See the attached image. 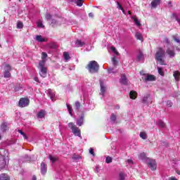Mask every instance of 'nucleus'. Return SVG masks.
<instances>
[{
    "label": "nucleus",
    "mask_w": 180,
    "mask_h": 180,
    "mask_svg": "<svg viewBox=\"0 0 180 180\" xmlns=\"http://www.w3.org/2000/svg\"><path fill=\"white\" fill-rule=\"evenodd\" d=\"M110 120H112V122H116V115L112 113L110 117Z\"/></svg>",
    "instance_id": "obj_42"
},
{
    "label": "nucleus",
    "mask_w": 180,
    "mask_h": 180,
    "mask_svg": "<svg viewBox=\"0 0 180 180\" xmlns=\"http://www.w3.org/2000/svg\"><path fill=\"white\" fill-rule=\"evenodd\" d=\"M49 47L51 49H56L57 46H56V44H49Z\"/></svg>",
    "instance_id": "obj_49"
},
{
    "label": "nucleus",
    "mask_w": 180,
    "mask_h": 180,
    "mask_svg": "<svg viewBox=\"0 0 180 180\" xmlns=\"http://www.w3.org/2000/svg\"><path fill=\"white\" fill-rule=\"evenodd\" d=\"M89 18H94V13H89Z\"/></svg>",
    "instance_id": "obj_56"
},
{
    "label": "nucleus",
    "mask_w": 180,
    "mask_h": 180,
    "mask_svg": "<svg viewBox=\"0 0 180 180\" xmlns=\"http://www.w3.org/2000/svg\"><path fill=\"white\" fill-rule=\"evenodd\" d=\"M34 81H35L36 82H39V77H34Z\"/></svg>",
    "instance_id": "obj_58"
},
{
    "label": "nucleus",
    "mask_w": 180,
    "mask_h": 180,
    "mask_svg": "<svg viewBox=\"0 0 180 180\" xmlns=\"http://www.w3.org/2000/svg\"><path fill=\"white\" fill-rule=\"evenodd\" d=\"M165 41L167 43V44H169V39L167 37L165 38Z\"/></svg>",
    "instance_id": "obj_51"
},
{
    "label": "nucleus",
    "mask_w": 180,
    "mask_h": 180,
    "mask_svg": "<svg viewBox=\"0 0 180 180\" xmlns=\"http://www.w3.org/2000/svg\"><path fill=\"white\" fill-rule=\"evenodd\" d=\"M173 77L176 81H180V72L178 70L174 71L173 72Z\"/></svg>",
    "instance_id": "obj_16"
},
{
    "label": "nucleus",
    "mask_w": 180,
    "mask_h": 180,
    "mask_svg": "<svg viewBox=\"0 0 180 180\" xmlns=\"http://www.w3.org/2000/svg\"><path fill=\"white\" fill-rule=\"evenodd\" d=\"M75 106L77 110H79V109H81V108H82V105H81V103H79V101H76L75 103Z\"/></svg>",
    "instance_id": "obj_27"
},
{
    "label": "nucleus",
    "mask_w": 180,
    "mask_h": 180,
    "mask_svg": "<svg viewBox=\"0 0 180 180\" xmlns=\"http://www.w3.org/2000/svg\"><path fill=\"white\" fill-rule=\"evenodd\" d=\"M158 71L160 75H162V77H164V72L162 71V68H158Z\"/></svg>",
    "instance_id": "obj_36"
},
{
    "label": "nucleus",
    "mask_w": 180,
    "mask_h": 180,
    "mask_svg": "<svg viewBox=\"0 0 180 180\" xmlns=\"http://www.w3.org/2000/svg\"><path fill=\"white\" fill-rule=\"evenodd\" d=\"M143 53L142 52H139V54L137 56V60L138 61H140L141 60L143 59Z\"/></svg>",
    "instance_id": "obj_40"
},
{
    "label": "nucleus",
    "mask_w": 180,
    "mask_h": 180,
    "mask_svg": "<svg viewBox=\"0 0 180 180\" xmlns=\"http://www.w3.org/2000/svg\"><path fill=\"white\" fill-rule=\"evenodd\" d=\"M90 74H96L99 72V64L96 60H91L86 67Z\"/></svg>",
    "instance_id": "obj_2"
},
{
    "label": "nucleus",
    "mask_w": 180,
    "mask_h": 180,
    "mask_svg": "<svg viewBox=\"0 0 180 180\" xmlns=\"http://www.w3.org/2000/svg\"><path fill=\"white\" fill-rule=\"evenodd\" d=\"M173 39L176 43H180V37H176V35L173 36Z\"/></svg>",
    "instance_id": "obj_39"
},
{
    "label": "nucleus",
    "mask_w": 180,
    "mask_h": 180,
    "mask_svg": "<svg viewBox=\"0 0 180 180\" xmlns=\"http://www.w3.org/2000/svg\"><path fill=\"white\" fill-rule=\"evenodd\" d=\"M158 124L159 126V127H165V122H164L162 120H159L158 122Z\"/></svg>",
    "instance_id": "obj_31"
},
{
    "label": "nucleus",
    "mask_w": 180,
    "mask_h": 180,
    "mask_svg": "<svg viewBox=\"0 0 180 180\" xmlns=\"http://www.w3.org/2000/svg\"><path fill=\"white\" fill-rule=\"evenodd\" d=\"M6 127H8V124H6V122L1 124V129H3V130H6Z\"/></svg>",
    "instance_id": "obj_43"
},
{
    "label": "nucleus",
    "mask_w": 180,
    "mask_h": 180,
    "mask_svg": "<svg viewBox=\"0 0 180 180\" xmlns=\"http://www.w3.org/2000/svg\"><path fill=\"white\" fill-rule=\"evenodd\" d=\"M35 39L37 40V41H39V43L46 41V39L43 38L41 35H37Z\"/></svg>",
    "instance_id": "obj_18"
},
{
    "label": "nucleus",
    "mask_w": 180,
    "mask_h": 180,
    "mask_svg": "<svg viewBox=\"0 0 180 180\" xmlns=\"http://www.w3.org/2000/svg\"><path fill=\"white\" fill-rule=\"evenodd\" d=\"M111 50L112 51H113L114 53L117 51L116 48H115V46H111Z\"/></svg>",
    "instance_id": "obj_53"
},
{
    "label": "nucleus",
    "mask_w": 180,
    "mask_h": 180,
    "mask_svg": "<svg viewBox=\"0 0 180 180\" xmlns=\"http://www.w3.org/2000/svg\"><path fill=\"white\" fill-rule=\"evenodd\" d=\"M112 158H110V156H108L105 159V162L107 164H110V162H112Z\"/></svg>",
    "instance_id": "obj_34"
},
{
    "label": "nucleus",
    "mask_w": 180,
    "mask_h": 180,
    "mask_svg": "<svg viewBox=\"0 0 180 180\" xmlns=\"http://www.w3.org/2000/svg\"><path fill=\"white\" fill-rule=\"evenodd\" d=\"M37 25V27H44L41 22H38Z\"/></svg>",
    "instance_id": "obj_47"
},
{
    "label": "nucleus",
    "mask_w": 180,
    "mask_h": 180,
    "mask_svg": "<svg viewBox=\"0 0 180 180\" xmlns=\"http://www.w3.org/2000/svg\"><path fill=\"white\" fill-rule=\"evenodd\" d=\"M6 167V160H5V157H0V171H2Z\"/></svg>",
    "instance_id": "obj_11"
},
{
    "label": "nucleus",
    "mask_w": 180,
    "mask_h": 180,
    "mask_svg": "<svg viewBox=\"0 0 180 180\" xmlns=\"http://www.w3.org/2000/svg\"><path fill=\"white\" fill-rule=\"evenodd\" d=\"M139 136L141 139H143V140H147V134L146 132H141Z\"/></svg>",
    "instance_id": "obj_29"
},
{
    "label": "nucleus",
    "mask_w": 180,
    "mask_h": 180,
    "mask_svg": "<svg viewBox=\"0 0 180 180\" xmlns=\"http://www.w3.org/2000/svg\"><path fill=\"white\" fill-rule=\"evenodd\" d=\"M22 137H23L25 140H27V136L26 135L25 133L22 134Z\"/></svg>",
    "instance_id": "obj_52"
},
{
    "label": "nucleus",
    "mask_w": 180,
    "mask_h": 180,
    "mask_svg": "<svg viewBox=\"0 0 180 180\" xmlns=\"http://www.w3.org/2000/svg\"><path fill=\"white\" fill-rule=\"evenodd\" d=\"M42 60H44V58H47V53L43 52L41 56Z\"/></svg>",
    "instance_id": "obj_46"
},
{
    "label": "nucleus",
    "mask_w": 180,
    "mask_h": 180,
    "mask_svg": "<svg viewBox=\"0 0 180 180\" xmlns=\"http://www.w3.org/2000/svg\"><path fill=\"white\" fill-rule=\"evenodd\" d=\"M40 168L41 174H46L47 172V169L46 168V163H44V162H42L41 163Z\"/></svg>",
    "instance_id": "obj_15"
},
{
    "label": "nucleus",
    "mask_w": 180,
    "mask_h": 180,
    "mask_svg": "<svg viewBox=\"0 0 180 180\" xmlns=\"http://www.w3.org/2000/svg\"><path fill=\"white\" fill-rule=\"evenodd\" d=\"M75 44L77 47H82V46H84L85 45V43L82 41L81 40L79 39H77L75 42Z\"/></svg>",
    "instance_id": "obj_23"
},
{
    "label": "nucleus",
    "mask_w": 180,
    "mask_h": 180,
    "mask_svg": "<svg viewBox=\"0 0 180 180\" xmlns=\"http://www.w3.org/2000/svg\"><path fill=\"white\" fill-rule=\"evenodd\" d=\"M120 82L122 85H129V80L127 79L126 75H124V74L121 75V78L120 79Z\"/></svg>",
    "instance_id": "obj_10"
},
{
    "label": "nucleus",
    "mask_w": 180,
    "mask_h": 180,
    "mask_svg": "<svg viewBox=\"0 0 180 180\" xmlns=\"http://www.w3.org/2000/svg\"><path fill=\"white\" fill-rule=\"evenodd\" d=\"M89 153H90V154H91V155H95V153L94 152V148H91L90 149H89Z\"/></svg>",
    "instance_id": "obj_48"
},
{
    "label": "nucleus",
    "mask_w": 180,
    "mask_h": 180,
    "mask_svg": "<svg viewBox=\"0 0 180 180\" xmlns=\"http://www.w3.org/2000/svg\"><path fill=\"white\" fill-rule=\"evenodd\" d=\"M134 19V22L135 23V25H136V26H141V24L139 22V19H137V18L136 17H132Z\"/></svg>",
    "instance_id": "obj_32"
},
{
    "label": "nucleus",
    "mask_w": 180,
    "mask_h": 180,
    "mask_svg": "<svg viewBox=\"0 0 180 180\" xmlns=\"http://www.w3.org/2000/svg\"><path fill=\"white\" fill-rule=\"evenodd\" d=\"M129 97L131 99H136L137 98V92L134 91H131L129 93Z\"/></svg>",
    "instance_id": "obj_20"
},
{
    "label": "nucleus",
    "mask_w": 180,
    "mask_h": 180,
    "mask_svg": "<svg viewBox=\"0 0 180 180\" xmlns=\"http://www.w3.org/2000/svg\"><path fill=\"white\" fill-rule=\"evenodd\" d=\"M23 28V22H18L17 23V29H22Z\"/></svg>",
    "instance_id": "obj_35"
},
{
    "label": "nucleus",
    "mask_w": 180,
    "mask_h": 180,
    "mask_svg": "<svg viewBox=\"0 0 180 180\" xmlns=\"http://www.w3.org/2000/svg\"><path fill=\"white\" fill-rule=\"evenodd\" d=\"M84 2H85V0H76V4L77 6H82Z\"/></svg>",
    "instance_id": "obj_30"
},
{
    "label": "nucleus",
    "mask_w": 180,
    "mask_h": 180,
    "mask_svg": "<svg viewBox=\"0 0 180 180\" xmlns=\"http://www.w3.org/2000/svg\"><path fill=\"white\" fill-rule=\"evenodd\" d=\"M84 124V116H82L79 117V120H77V126H82Z\"/></svg>",
    "instance_id": "obj_25"
},
{
    "label": "nucleus",
    "mask_w": 180,
    "mask_h": 180,
    "mask_svg": "<svg viewBox=\"0 0 180 180\" xmlns=\"http://www.w3.org/2000/svg\"><path fill=\"white\" fill-rule=\"evenodd\" d=\"M46 65V60H42L39 63V67L40 68V75L42 78H46L47 77V68L44 67Z\"/></svg>",
    "instance_id": "obj_3"
},
{
    "label": "nucleus",
    "mask_w": 180,
    "mask_h": 180,
    "mask_svg": "<svg viewBox=\"0 0 180 180\" xmlns=\"http://www.w3.org/2000/svg\"><path fill=\"white\" fill-rule=\"evenodd\" d=\"M49 159L50 160V161H51L53 164H54V162H56V161H58V158L53 156V155H49Z\"/></svg>",
    "instance_id": "obj_21"
},
{
    "label": "nucleus",
    "mask_w": 180,
    "mask_h": 180,
    "mask_svg": "<svg viewBox=\"0 0 180 180\" xmlns=\"http://www.w3.org/2000/svg\"><path fill=\"white\" fill-rule=\"evenodd\" d=\"M142 79L144 81V82H151L153 81H156L157 78L154 75H146V77L145 78H142Z\"/></svg>",
    "instance_id": "obj_8"
},
{
    "label": "nucleus",
    "mask_w": 180,
    "mask_h": 180,
    "mask_svg": "<svg viewBox=\"0 0 180 180\" xmlns=\"http://www.w3.org/2000/svg\"><path fill=\"white\" fill-rule=\"evenodd\" d=\"M140 75H145L146 77H147V75H148V74L144 73V70H141V71H140Z\"/></svg>",
    "instance_id": "obj_50"
},
{
    "label": "nucleus",
    "mask_w": 180,
    "mask_h": 180,
    "mask_svg": "<svg viewBox=\"0 0 180 180\" xmlns=\"http://www.w3.org/2000/svg\"><path fill=\"white\" fill-rule=\"evenodd\" d=\"M4 70V78H11V71H12V67H11L9 64H6Z\"/></svg>",
    "instance_id": "obj_6"
},
{
    "label": "nucleus",
    "mask_w": 180,
    "mask_h": 180,
    "mask_svg": "<svg viewBox=\"0 0 180 180\" xmlns=\"http://www.w3.org/2000/svg\"><path fill=\"white\" fill-rule=\"evenodd\" d=\"M0 180H11V178L7 174L3 173L0 175Z\"/></svg>",
    "instance_id": "obj_19"
},
{
    "label": "nucleus",
    "mask_w": 180,
    "mask_h": 180,
    "mask_svg": "<svg viewBox=\"0 0 180 180\" xmlns=\"http://www.w3.org/2000/svg\"><path fill=\"white\" fill-rule=\"evenodd\" d=\"M135 37L137 40H141V41H143V35L140 32H136L135 34Z\"/></svg>",
    "instance_id": "obj_24"
},
{
    "label": "nucleus",
    "mask_w": 180,
    "mask_h": 180,
    "mask_svg": "<svg viewBox=\"0 0 180 180\" xmlns=\"http://www.w3.org/2000/svg\"><path fill=\"white\" fill-rule=\"evenodd\" d=\"M30 103V100L27 98H21L18 103V106L20 108H26V106H29Z\"/></svg>",
    "instance_id": "obj_5"
},
{
    "label": "nucleus",
    "mask_w": 180,
    "mask_h": 180,
    "mask_svg": "<svg viewBox=\"0 0 180 180\" xmlns=\"http://www.w3.org/2000/svg\"><path fill=\"white\" fill-rule=\"evenodd\" d=\"M18 133H20V134L22 135L25 132H23L22 130L18 129Z\"/></svg>",
    "instance_id": "obj_57"
},
{
    "label": "nucleus",
    "mask_w": 180,
    "mask_h": 180,
    "mask_svg": "<svg viewBox=\"0 0 180 180\" xmlns=\"http://www.w3.org/2000/svg\"><path fill=\"white\" fill-rule=\"evenodd\" d=\"M169 180H178L176 179V178L174 177V176H172L169 179Z\"/></svg>",
    "instance_id": "obj_55"
},
{
    "label": "nucleus",
    "mask_w": 180,
    "mask_h": 180,
    "mask_svg": "<svg viewBox=\"0 0 180 180\" xmlns=\"http://www.w3.org/2000/svg\"><path fill=\"white\" fill-rule=\"evenodd\" d=\"M101 85V95H104L105 92H106V87H105V85L103 84V82H100Z\"/></svg>",
    "instance_id": "obj_14"
},
{
    "label": "nucleus",
    "mask_w": 180,
    "mask_h": 180,
    "mask_svg": "<svg viewBox=\"0 0 180 180\" xmlns=\"http://www.w3.org/2000/svg\"><path fill=\"white\" fill-rule=\"evenodd\" d=\"M148 167L151 169V171H155L157 169V162L154 159H149L148 162Z\"/></svg>",
    "instance_id": "obj_7"
},
{
    "label": "nucleus",
    "mask_w": 180,
    "mask_h": 180,
    "mask_svg": "<svg viewBox=\"0 0 180 180\" xmlns=\"http://www.w3.org/2000/svg\"><path fill=\"white\" fill-rule=\"evenodd\" d=\"M127 162H133V160H128Z\"/></svg>",
    "instance_id": "obj_61"
},
{
    "label": "nucleus",
    "mask_w": 180,
    "mask_h": 180,
    "mask_svg": "<svg viewBox=\"0 0 180 180\" xmlns=\"http://www.w3.org/2000/svg\"><path fill=\"white\" fill-rule=\"evenodd\" d=\"M149 101H151V96H150V94H147L143 98L142 103H148Z\"/></svg>",
    "instance_id": "obj_17"
},
{
    "label": "nucleus",
    "mask_w": 180,
    "mask_h": 180,
    "mask_svg": "<svg viewBox=\"0 0 180 180\" xmlns=\"http://www.w3.org/2000/svg\"><path fill=\"white\" fill-rule=\"evenodd\" d=\"M167 105L169 106V108L172 106V103H171V101H167Z\"/></svg>",
    "instance_id": "obj_54"
},
{
    "label": "nucleus",
    "mask_w": 180,
    "mask_h": 180,
    "mask_svg": "<svg viewBox=\"0 0 180 180\" xmlns=\"http://www.w3.org/2000/svg\"><path fill=\"white\" fill-rule=\"evenodd\" d=\"M128 13H129V15H131V11H129Z\"/></svg>",
    "instance_id": "obj_64"
},
{
    "label": "nucleus",
    "mask_w": 180,
    "mask_h": 180,
    "mask_svg": "<svg viewBox=\"0 0 180 180\" xmlns=\"http://www.w3.org/2000/svg\"><path fill=\"white\" fill-rule=\"evenodd\" d=\"M157 51L155 53V60L158 61V63L160 64V65H165V61H164V57H165V49H163L162 47H158Z\"/></svg>",
    "instance_id": "obj_1"
},
{
    "label": "nucleus",
    "mask_w": 180,
    "mask_h": 180,
    "mask_svg": "<svg viewBox=\"0 0 180 180\" xmlns=\"http://www.w3.org/2000/svg\"><path fill=\"white\" fill-rule=\"evenodd\" d=\"M139 158L140 160H142V161L147 159V156L146 155L145 153H140Z\"/></svg>",
    "instance_id": "obj_28"
},
{
    "label": "nucleus",
    "mask_w": 180,
    "mask_h": 180,
    "mask_svg": "<svg viewBox=\"0 0 180 180\" xmlns=\"http://www.w3.org/2000/svg\"><path fill=\"white\" fill-rule=\"evenodd\" d=\"M112 62L113 65H115V67H116V65H117V60H116V57H113L112 59Z\"/></svg>",
    "instance_id": "obj_37"
},
{
    "label": "nucleus",
    "mask_w": 180,
    "mask_h": 180,
    "mask_svg": "<svg viewBox=\"0 0 180 180\" xmlns=\"http://www.w3.org/2000/svg\"><path fill=\"white\" fill-rule=\"evenodd\" d=\"M115 53L116 54V56H119V52H117V51H116Z\"/></svg>",
    "instance_id": "obj_62"
},
{
    "label": "nucleus",
    "mask_w": 180,
    "mask_h": 180,
    "mask_svg": "<svg viewBox=\"0 0 180 180\" xmlns=\"http://www.w3.org/2000/svg\"><path fill=\"white\" fill-rule=\"evenodd\" d=\"M46 18V20H51V18H52L51 14L47 13Z\"/></svg>",
    "instance_id": "obj_45"
},
{
    "label": "nucleus",
    "mask_w": 180,
    "mask_h": 180,
    "mask_svg": "<svg viewBox=\"0 0 180 180\" xmlns=\"http://www.w3.org/2000/svg\"><path fill=\"white\" fill-rule=\"evenodd\" d=\"M121 11H122V13H123L124 14L126 13L125 11H124V8H122V10H121Z\"/></svg>",
    "instance_id": "obj_63"
},
{
    "label": "nucleus",
    "mask_w": 180,
    "mask_h": 180,
    "mask_svg": "<svg viewBox=\"0 0 180 180\" xmlns=\"http://www.w3.org/2000/svg\"><path fill=\"white\" fill-rule=\"evenodd\" d=\"M117 8L120 9V11H123V6H122V4H120L119 1H117Z\"/></svg>",
    "instance_id": "obj_38"
},
{
    "label": "nucleus",
    "mask_w": 180,
    "mask_h": 180,
    "mask_svg": "<svg viewBox=\"0 0 180 180\" xmlns=\"http://www.w3.org/2000/svg\"><path fill=\"white\" fill-rule=\"evenodd\" d=\"M81 158H82V157L79 155L73 154V155H72L73 160H81Z\"/></svg>",
    "instance_id": "obj_33"
},
{
    "label": "nucleus",
    "mask_w": 180,
    "mask_h": 180,
    "mask_svg": "<svg viewBox=\"0 0 180 180\" xmlns=\"http://www.w3.org/2000/svg\"><path fill=\"white\" fill-rule=\"evenodd\" d=\"M48 95L51 99V101H54V96H56V94L51 91V89L48 90Z\"/></svg>",
    "instance_id": "obj_22"
},
{
    "label": "nucleus",
    "mask_w": 180,
    "mask_h": 180,
    "mask_svg": "<svg viewBox=\"0 0 180 180\" xmlns=\"http://www.w3.org/2000/svg\"><path fill=\"white\" fill-rule=\"evenodd\" d=\"M68 127L71 129L72 132L73 133V134H75V136L81 137V129H79V128H78L75 123H68Z\"/></svg>",
    "instance_id": "obj_4"
},
{
    "label": "nucleus",
    "mask_w": 180,
    "mask_h": 180,
    "mask_svg": "<svg viewBox=\"0 0 180 180\" xmlns=\"http://www.w3.org/2000/svg\"><path fill=\"white\" fill-rule=\"evenodd\" d=\"M32 180H37V177L36 176H32Z\"/></svg>",
    "instance_id": "obj_59"
},
{
    "label": "nucleus",
    "mask_w": 180,
    "mask_h": 180,
    "mask_svg": "<svg viewBox=\"0 0 180 180\" xmlns=\"http://www.w3.org/2000/svg\"><path fill=\"white\" fill-rule=\"evenodd\" d=\"M166 53L169 56V58H174L176 56L175 50L169 47L167 49Z\"/></svg>",
    "instance_id": "obj_9"
},
{
    "label": "nucleus",
    "mask_w": 180,
    "mask_h": 180,
    "mask_svg": "<svg viewBox=\"0 0 180 180\" xmlns=\"http://www.w3.org/2000/svg\"><path fill=\"white\" fill-rule=\"evenodd\" d=\"M120 180H124V174L123 172H120L119 174Z\"/></svg>",
    "instance_id": "obj_44"
},
{
    "label": "nucleus",
    "mask_w": 180,
    "mask_h": 180,
    "mask_svg": "<svg viewBox=\"0 0 180 180\" xmlns=\"http://www.w3.org/2000/svg\"><path fill=\"white\" fill-rule=\"evenodd\" d=\"M37 117L38 119H43V117H46V110H41L37 115Z\"/></svg>",
    "instance_id": "obj_13"
},
{
    "label": "nucleus",
    "mask_w": 180,
    "mask_h": 180,
    "mask_svg": "<svg viewBox=\"0 0 180 180\" xmlns=\"http://www.w3.org/2000/svg\"><path fill=\"white\" fill-rule=\"evenodd\" d=\"M67 108L68 109L69 113L70 116H72V109L70 105H67Z\"/></svg>",
    "instance_id": "obj_41"
},
{
    "label": "nucleus",
    "mask_w": 180,
    "mask_h": 180,
    "mask_svg": "<svg viewBox=\"0 0 180 180\" xmlns=\"http://www.w3.org/2000/svg\"><path fill=\"white\" fill-rule=\"evenodd\" d=\"M63 57H64V59L65 60V61H68V60H70V58H71V56H70V53H68V52H64Z\"/></svg>",
    "instance_id": "obj_26"
},
{
    "label": "nucleus",
    "mask_w": 180,
    "mask_h": 180,
    "mask_svg": "<svg viewBox=\"0 0 180 180\" xmlns=\"http://www.w3.org/2000/svg\"><path fill=\"white\" fill-rule=\"evenodd\" d=\"M160 4H161V0L152 1V2L150 3L151 8L155 9V8H157V6H158V5H160Z\"/></svg>",
    "instance_id": "obj_12"
},
{
    "label": "nucleus",
    "mask_w": 180,
    "mask_h": 180,
    "mask_svg": "<svg viewBox=\"0 0 180 180\" xmlns=\"http://www.w3.org/2000/svg\"><path fill=\"white\" fill-rule=\"evenodd\" d=\"M108 71L109 73H110V72H112V71H113V69L110 68V69L108 70Z\"/></svg>",
    "instance_id": "obj_60"
}]
</instances>
